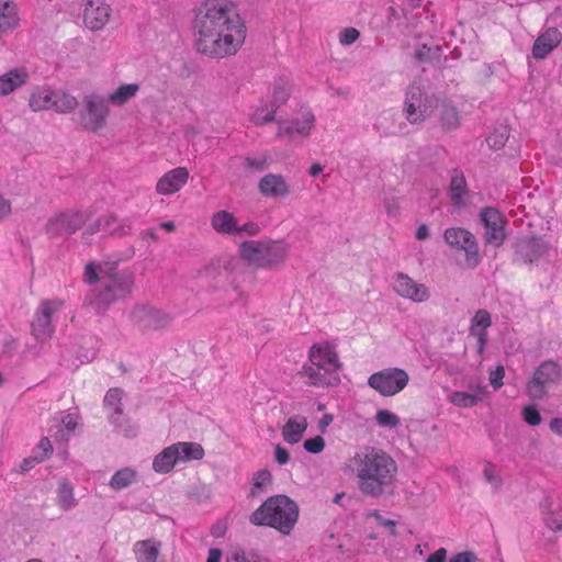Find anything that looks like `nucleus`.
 I'll return each mask as SVG.
<instances>
[{
    "label": "nucleus",
    "instance_id": "nucleus-1",
    "mask_svg": "<svg viewBox=\"0 0 562 562\" xmlns=\"http://www.w3.org/2000/svg\"><path fill=\"white\" fill-rule=\"evenodd\" d=\"M247 27L233 0H205L194 19L196 50L213 59L237 55L245 44Z\"/></svg>",
    "mask_w": 562,
    "mask_h": 562
},
{
    "label": "nucleus",
    "instance_id": "nucleus-2",
    "mask_svg": "<svg viewBox=\"0 0 562 562\" xmlns=\"http://www.w3.org/2000/svg\"><path fill=\"white\" fill-rule=\"evenodd\" d=\"M350 468L357 476L360 492L373 497L381 496L397 474L395 460L375 447H363L357 451L350 459Z\"/></svg>",
    "mask_w": 562,
    "mask_h": 562
},
{
    "label": "nucleus",
    "instance_id": "nucleus-3",
    "mask_svg": "<svg viewBox=\"0 0 562 562\" xmlns=\"http://www.w3.org/2000/svg\"><path fill=\"white\" fill-rule=\"evenodd\" d=\"M83 280L89 284L100 282V286L87 296L88 304L98 313L105 312L112 303L126 297L134 285L132 272L116 271L93 261L85 267Z\"/></svg>",
    "mask_w": 562,
    "mask_h": 562
},
{
    "label": "nucleus",
    "instance_id": "nucleus-4",
    "mask_svg": "<svg viewBox=\"0 0 562 562\" xmlns=\"http://www.w3.org/2000/svg\"><path fill=\"white\" fill-rule=\"evenodd\" d=\"M299 519V506L286 495L269 497L257 508L250 521L256 526H268L289 535Z\"/></svg>",
    "mask_w": 562,
    "mask_h": 562
},
{
    "label": "nucleus",
    "instance_id": "nucleus-5",
    "mask_svg": "<svg viewBox=\"0 0 562 562\" xmlns=\"http://www.w3.org/2000/svg\"><path fill=\"white\" fill-rule=\"evenodd\" d=\"M308 364H304L300 374L313 386H325L330 383L329 376L341 369L336 346L322 341L314 344L308 350Z\"/></svg>",
    "mask_w": 562,
    "mask_h": 562
},
{
    "label": "nucleus",
    "instance_id": "nucleus-6",
    "mask_svg": "<svg viewBox=\"0 0 562 562\" xmlns=\"http://www.w3.org/2000/svg\"><path fill=\"white\" fill-rule=\"evenodd\" d=\"M288 254V245L281 240H249L239 246L241 259L256 269L278 268L285 261Z\"/></svg>",
    "mask_w": 562,
    "mask_h": 562
},
{
    "label": "nucleus",
    "instance_id": "nucleus-7",
    "mask_svg": "<svg viewBox=\"0 0 562 562\" xmlns=\"http://www.w3.org/2000/svg\"><path fill=\"white\" fill-rule=\"evenodd\" d=\"M83 109L85 110L80 113V125L82 130L90 133H98L106 126L110 108L104 98L95 94L86 95L83 99Z\"/></svg>",
    "mask_w": 562,
    "mask_h": 562
},
{
    "label": "nucleus",
    "instance_id": "nucleus-8",
    "mask_svg": "<svg viewBox=\"0 0 562 562\" xmlns=\"http://www.w3.org/2000/svg\"><path fill=\"white\" fill-rule=\"evenodd\" d=\"M87 215L78 210H66L50 216L45 225L49 238L67 237L81 229Z\"/></svg>",
    "mask_w": 562,
    "mask_h": 562
},
{
    "label": "nucleus",
    "instance_id": "nucleus-9",
    "mask_svg": "<svg viewBox=\"0 0 562 562\" xmlns=\"http://www.w3.org/2000/svg\"><path fill=\"white\" fill-rule=\"evenodd\" d=\"M408 382V373L400 368L381 370L368 379L369 386L383 396L396 395L407 386Z\"/></svg>",
    "mask_w": 562,
    "mask_h": 562
},
{
    "label": "nucleus",
    "instance_id": "nucleus-10",
    "mask_svg": "<svg viewBox=\"0 0 562 562\" xmlns=\"http://www.w3.org/2000/svg\"><path fill=\"white\" fill-rule=\"evenodd\" d=\"M437 105L438 100L435 97L424 95L419 87L412 86L405 98V117L412 124H419L432 114Z\"/></svg>",
    "mask_w": 562,
    "mask_h": 562
},
{
    "label": "nucleus",
    "instance_id": "nucleus-11",
    "mask_svg": "<svg viewBox=\"0 0 562 562\" xmlns=\"http://www.w3.org/2000/svg\"><path fill=\"white\" fill-rule=\"evenodd\" d=\"M562 372L553 361L543 362L533 373L527 384L528 395L533 400H541L547 395V389L560 382Z\"/></svg>",
    "mask_w": 562,
    "mask_h": 562
},
{
    "label": "nucleus",
    "instance_id": "nucleus-12",
    "mask_svg": "<svg viewBox=\"0 0 562 562\" xmlns=\"http://www.w3.org/2000/svg\"><path fill=\"white\" fill-rule=\"evenodd\" d=\"M135 327L143 333L157 331L167 328L171 323L169 314L153 306H135L131 313Z\"/></svg>",
    "mask_w": 562,
    "mask_h": 562
},
{
    "label": "nucleus",
    "instance_id": "nucleus-13",
    "mask_svg": "<svg viewBox=\"0 0 562 562\" xmlns=\"http://www.w3.org/2000/svg\"><path fill=\"white\" fill-rule=\"evenodd\" d=\"M443 237L448 245L465 252V261L470 268L479 265V247L474 236L469 231L461 227H451L446 229Z\"/></svg>",
    "mask_w": 562,
    "mask_h": 562
},
{
    "label": "nucleus",
    "instance_id": "nucleus-14",
    "mask_svg": "<svg viewBox=\"0 0 562 562\" xmlns=\"http://www.w3.org/2000/svg\"><path fill=\"white\" fill-rule=\"evenodd\" d=\"M394 291L402 297L415 303L426 302L430 297L429 289L413 280L409 276L397 273L393 281Z\"/></svg>",
    "mask_w": 562,
    "mask_h": 562
},
{
    "label": "nucleus",
    "instance_id": "nucleus-15",
    "mask_svg": "<svg viewBox=\"0 0 562 562\" xmlns=\"http://www.w3.org/2000/svg\"><path fill=\"white\" fill-rule=\"evenodd\" d=\"M211 226L221 235H236L241 232L255 235L257 233V227L254 224L240 226L234 214L225 210L217 211L212 215Z\"/></svg>",
    "mask_w": 562,
    "mask_h": 562
},
{
    "label": "nucleus",
    "instance_id": "nucleus-16",
    "mask_svg": "<svg viewBox=\"0 0 562 562\" xmlns=\"http://www.w3.org/2000/svg\"><path fill=\"white\" fill-rule=\"evenodd\" d=\"M112 9L105 0H87L83 11L85 25L91 31L102 30L111 18Z\"/></svg>",
    "mask_w": 562,
    "mask_h": 562
},
{
    "label": "nucleus",
    "instance_id": "nucleus-17",
    "mask_svg": "<svg viewBox=\"0 0 562 562\" xmlns=\"http://www.w3.org/2000/svg\"><path fill=\"white\" fill-rule=\"evenodd\" d=\"M486 228L485 241L494 247H499L505 240L504 220L502 214L493 207H486L481 214Z\"/></svg>",
    "mask_w": 562,
    "mask_h": 562
},
{
    "label": "nucleus",
    "instance_id": "nucleus-18",
    "mask_svg": "<svg viewBox=\"0 0 562 562\" xmlns=\"http://www.w3.org/2000/svg\"><path fill=\"white\" fill-rule=\"evenodd\" d=\"M190 172L186 167H177L165 172L156 182V193L159 195H172L186 187Z\"/></svg>",
    "mask_w": 562,
    "mask_h": 562
},
{
    "label": "nucleus",
    "instance_id": "nucleus-19",
    "mask_svg": "<svg viewBox=\"0 0 562 562\" xmlns=\"http://www.w3.org/2000/svg\"><path fill=\"white\" fill-rule=\"evenodd\" d=\"M315 124V115L311 111L302 113V115L289 123L279 122L278 137L294 138L295 135L307 137Z\"/></svg>",
    "mask_w": 562,
    "mask_h": 562
},
{
    "label": "nucleus",
    "instance_id": "nucleus-20",
    "mask_svg": "<svg viewBox=\"0 0 562 562\" xmlns=\"http://www.w3.org/2000/svg\"><path fill=\"white\" fill-rule=\"evenodd\" d=\"M561 40L562 34L558 29H547L535 41L532 46V56L536 59L546 58L561 43Z\"/></svg>",
    "mask_w": 562,
    "mask_h": 562
},
{
    "label": "nucleus",
    "instance_id": "nucleus-21",
    "mask_svg": "<svg viewBox=\"0 0 562 562\" xmlns=\"http://www.w3.org/2000/svg\"><path fill=\"white\" fill-rule=\"evenodd\" d=\"M492 325V318L486 310H479L471 319L470 335L476 338L477 352L483 353L487 342V328Z\"/></svg>",
    "mask_w": 562,
    "mask_h": 562
},
{
    "label": "nucleus",
    "instance_id": "nucleus-22",
    "mask_svg": "<svg viewBox=\"0 0 562 562\" xmlns=\"http://www.w3.org/2000/svg\"><path fill=\"white\" fill-rule=\"evenodd\" d=\"M259 192L269 198H284L290 193V187L283 176L269 173L258 184Z\"/></svg>",
    "mask_w": 562,
    "mask_h": 562
},
{
    "label": "nucleus",
    "instance_id": "nucleus-23",
    "mask_svg": "<svg viewBox=\"0 0 562 562\" xmlns=\"http://www.w3.org/2000/svg\"><path fill=\"white\" fill-rule=\"evenodd\" d=\"M307 426V418L303 415H294L288 418L281 430L283 440L289 445L299 443L302 440Z\"/></svg>",
    "mask_w": 562,
    "mask_h": 562
},
{
    "label": "nucleus",
    "instance_id": "nucleus-24",
    "mask_svg": "<svg viewBox=\"0 0 562 562\" xmlns=\"http://www.w3.org/2000/svg\"><path fill=\"white\" fill-rule=\"evenodd\" d=\"M29 80V72L25 68H14L0 76V95L4 97L20 87L24 86Z\"/></svg>",
    "mask_w": 562,
    "mask_h": 562
},
{
    "label": "nucleus",
    "instance_id": "nucleus-25",
    "mask_svg": "<svg viewBox=\"0 0 562 562\" xmlns=\"http://www.w3.org/2000/svg\"><path fill=\"white\" fill-rule=\"evenodd\" d=\"M123 391L119 387L110 389L104 396V407L109 411L108 418L115 427L121 428V418L123 416Z\"/></svg>",
    "mask_w": 562,
    "mask_h": 562
},
{
    "label": "nucleus",
    "instance_id": "nucleus-26",
    "mask_svg": "<svg viewBox=\"0 0 562 562\" xmlns=\"http://www.w3.org/2000/svg\"><path fill=\"white\" fill-rule=\"evenodd\" d=\"M544 525L554 532L562 531V504L554 505L552 499L544 498L540 503Z\"/></svg>",
    "mask_w": 562,
    "mask_h": 562
},
{
    "label": "nucleus",
    "instance_id": "nucleus-27",
    "mask_svg": "<svg viewBox=\"0 0 562 562\" xmlns=\"http://www.w3.org/2000/svg\"><path fill=\"white\" fill-rule=\"evenodd\" d=\"M161 542L156 539L136 541L133 552L137 562H158Z\"/></svg>",
    "mask_w": 562,
    "mask_h": 562
},
{
    "label": "nucleus",
    "instance_id": "nucleus-28",
    "mask_svg": "<svg viewBox=\"0 0 562 562\" xmlns=\"http://www.w3.org/2000/svg\"><path fill=\"white\" fill-rule=\"evenodd\" d=\"M292 92L291 80L285 76L276 78L271 85L270 99L268 103L279 109L285 104Z\"/></svg>",
    "mask_w": 562,
    "mask_h": 562
},
{
    "label": "nucleus",
    "instance_id": "nucleus-29",
    "mask_svg": "<svg viewBox=\"0 0 562 562\" xmlns=\"http://www.w3.org/2000/svg\"><path fill=\"white\" fill-rule=\"evenodd\" d=\"M101 223L104 227V234L112 236H126L132 231V225L127 220H121L114 213L101 215Z\"/></svg>",
    "mask_w": 562,
    "mask_h": 562
},
{
    "label": "nucleus",
    "instance_id": "nucleus-30",
    "mask_svg": "<svg viewBox=\"0 0 562 562\" xmlns=\"http://www.w3.org/2000/svg\"><path fill=\"white\" fill-rule=\"evenodd\" d=\"M54 91L48 87H36L30 94L29 106L33 112L52 109Z\"/></svg>",
    "mask_w": 562,
    "mask_h": 562
},
{
    "label": "nucleus",
    "instance_id": "nucleus-31",
    "mask_svg": "<svg viewBox=\"0 0 562 562\" xmlns=\"http://www.w3.org/2000/svg\"><path fill=\"white\" fill-rule=\"evenodd\" d=\"M55 333V326L53 322L47 317L41 315L35 311L33 321L31 323V334L37 341H47L53 337Z\"/></svg>",
    "mask_w": 562,
    "mask_h": 562
},
{
    "label": "nucleus",
    "instance_id": "nucleus-32",
    "mask_svg": "<svg viewBox=\"0 0 562 562\" xmlns=\"http://www.w3.org/2000/svg\"><path fill=\"white\" fill-rule=\"evenodd\" d=\"M178 462V452L175 445H171L155 457L153 469L157 473H169Z\"/></svg>",
    "mask_w": 562,
    "mask_h": 562
},
{
    "label": "nucleus",
    "instance_id": "nucleus-33",
    "mask_svg": "<svg viewBox=\"0 0 562 562\" xmlns=\"http://www.w3.org/2000/svg\"><path fill=\"white\" fill-rule=\"evenodd\" d=\"M140 90V86L136 82L123 83L119 86L108 97V103H112L117 106H122L134 99Z\"/></svg>",
    "mask_w": 562,
    "mask_h": 562
},
{
    "label": "nucleus",
    "instance_id": "nucleus-34",
    "mask_svg": "<svg viewBox=\"0 0 562 562\" xmlns=\"http://www.w3.org/2000/svg\"><path fill=\"white\" fill-rule=\"evenodd\" d=\"M450 199L456 205L465 203L468 196V186L464 175L461 171L454 170L450 180Z\"/></svg>",
    "mask_w": 562,
    "mask_h": 562
},
{
    "label": "nucleus",
    "instance_id": "nucleus-35",
    "mask_svg": "<svg viewBox=\"0 0 562 562\" xmlns=\"http://www.w3.org/2000/svg\"><path fill=\"white\" fill-rule=\"evenodd\" d=\"M18 7L13 1L0 0V35L18 25Z\"/></svg>",
    "mask_w": 562,
    "mask_h": 562
},
{
    "label": "nucleus",
    "instance_id": "nucleus-36",
    "mask_svg": "<svg viewBox=\"0 0 562 562\" xmlns=\"http://www.w3.org/2000/svg\"><path fill=\"white\" fill-rule=\"evenodd\" d=\"M178 452L179 462H189L192 460H201L204 457V449L196 442H177L173 443Z\"/></svg>",
    "mask_w": 562,
    "mask_h": 562
},
{
    "label": "nucleus",
    "instance_id": "nucleus-37",
    "mask_svg": "<svg viewBox=\"0 0 562 562\" xmlns=\"http://www.w3.org/2000/svg\"><path fill=\"white\" fill-rule=\"evenodd\" d=\"M78 106V100L65 92H55L52 109L58 113H70Z\"/></svg>",
    "mask_w": 562,
    "mask_h": 562
},
{
    "label": "nucleus",
    "instance_id": "nucleus-38",
    "mask_svg": "<svg viewBox=\"0 0 562 562\" xmlns=\"http://www.w3.org/2000/svg\"><path fill=\"white\" fill-rule=\"evenodd\" d=\"M136 477L137 473L134 469L124 468L112 475L110 486L111 488L119 491L133 484L136 481Z\"/></svg>",
    "mask_w": 562,
    "mask_h": 562
},
{
    "label": "nucleus",
    "instance_id": "nucleus-39",
    "mask_svg": "<svg viewBox=\"0 0 562 562\" xmlns=\"http://www.w3.org/2000/svg\"><path fill=\"white\" fill-rule=\"evenodd\" d=\"M277 111L278 109L267 101L254 111L250 116V121L257 126L269 124L276 120Z\"/></svg>",
    "mask_w": 562,
    "mask_h": 562
},
{
    "label": "nucleus",
    "instance_id": "nucleus-40",
    "mask_svg": "<svg viewBox=\"0 0 562 562\" xmlns=\"http://www.w3.org/2000/svg\"><path fill=\"white\" fill-rule=\"evenodd\" d=\"M448 400L451 404H453L457 407L471 408L474 407L481 401V397L476 394L462 391H454L450 393Z\"/></svg>",
    "mask_w": 562,
    "mask_h": 562
},
{
    "label": "nucleus",
    "instance_id": "nucleus-41",
    "mask_svg": "<svg viewBox=\"0 0 562 562\" xmlns=\"http://www.w3.org/2000/svg\"><path fill=\"white\" fill-rule=\"evenodd\" d=\"M441 124L443 127L451 130L459 125V112L457 108L447 101L441 103Z\"/></svg>",
    "mask_w": 562,
    "mask_h": 562
},
{
    "label": "nucleus",
    "instance_id": "nucleus-42",
    "mask_svg": "<svg viewBox=\"0 0 562 562\" xmlns=\"http://www.w3.org/2000/svg\"><path fill=\"white\" fill-rule=\"evenodd\" d=\"M64 305L65 302L61 299H47L43 300L40 303L38 307L36 308V312L47 317V319L52 321L53 316L59 311H61Z\"/></svg>",
    "mask_w": 562,
    "mask_h": 562
},
{
    "label": "nucleus",
    "instance_id": "nucleus-43",
    "mask_svg": "<svg viewBox=\"0 0 562 562\" xmlns=\"http://www.w3.org/2000/svg\"><path fill=\"white\" fill-rule=\"evenodd\" d=\"M485 481L491 484L495 490L502 486L503 480L496 469V465L490 461H485L482 470Z\"/></svg>",
    "mask_w": 562,
    "mask_h": 562
},
{
    "label": "nucleus",
    "instance_id": "nucleus-44",
    "mask_svg": "<svg viewBox=\"0 0 562 562\" xmlns=\"http://www.w3.org/2000/svg\"><path fill=\"white\" fill-rule=\"evenodd\" d=\"M375 420L379 426L386 428H396L400 425V417L387 409H379L375 414Z\"/></svg>",
    "mask_w": 562,
    "mask_h": 562
},
{
    "label": "nucleus",
    "instance_id": "nucleus-45",
    "mask_svg": "<svg viewBox=\"0 0 562 562\" xmlns=\"http://www.w3.org/2000/svg\"><path fill=\"white\" fill-rule=\"evenodd\" d=\"M58 504L64 509H69L74 504V491L67 483H61L58 487Z\"/></svg>",
    "mask_w": 562,
    "mask_h": 562
},
{
    "label": "nucleus",
    "instance_id": "nucleus-46",
    "mask_svg": "<svg viewBox=\"0 0 562 562\" xmlns=\"http://www.w3.org/2000/svg\"><path fill=\"white\" fill-rule=\"evenodd\" d=\"M272 476L268 470H260L254 475V483L251 487V494L258 495L263 487L271 483Z\"/></svg>",
    "mask_w": 562,
    "mask_h": 562
},
{
    "label": "nucleus",
    "instance_id": "nucleus-47",
    "mask_svg": "<svg viewBox=\"0 0 562 562\" xmlns=\"http://www.w3.org/2000/svg\"><path fill=\"white\" fill-rule=\"evenodd\" d=\"M508 139V132L506 128L494 131L487 138L488 146L493 149H501L505 146Z\"/></svg>",
    "mask_w": 562,
    "mask_h": 562
},
{
    "label": "nucleus",
    "instance_id": "nucleus-48",
    "mask_svg": "<svg viewBox=\"0 0 562 562\" xmlns=\"http://www.w3.org/2000/svg\"><path fill=\"white\" fill-rule=\"evenodd\" d=\"M521 415L525 423L530 426H538L541 423V415L532 405L524 407Z\"/></svg>",
    "mask_w": 562,
    "mask_h": 562
},
{
    "label": "nucleus",
    "instance_id": "nucleus-49",
    "mask_svg": "<svg viewBox=\"0 0 562 562\" xmlns=\"http://www.w3.org/2000/svg\"><path fill=\"white\" fill-rule=\"evenodd\" d=\"M304 449L310 453H321L325 448V440L322 436L308 438L303 443Z\"/></svg>",
    "mask_w": 562,
    "mask_h": 562
},
{
    "label": "nucleus",
    "instance_id": "nucleus-50",
    "mask_svg": "<svg viewBox=\"0 0 562 562\" xmlns=\"http://www.w3.org/2000/svg\"><path fill=\"white\" fill-rule=\"evenodd\" d=\"M384 207L391 217H395L400 213V199L395 195H389L384 199Z\"/></svg>",
    "mask_w": 562,
    "mask_h": 562
},
{
    "label": "nucleus",
    "instance_id": "nucleus-51",
    "mask_svg": "<svg viewBox=\"0 0 562 562\" xmlns=\"http://www.w3.org/2000/svg\"><path fill=\"white\" fill-rule=\"evenodd\" d=\"M360 36V33L355 27H346L340 32L339 41L344 45H350L355 43Z\"/></svg>",
    "mask_w": 562,
    "mask_h": 562
},
{
    "label": "nucleus",
    "instance_id": "nucleus-52",
    "mask_svg": "<svg viewBox=\"0 0 562 562\" xmlns=\"http://www.w3.org/2000/svg\"><path fill=\"white\" fill-rule=\"evenodd\" d=\"M505 376V370L503 366H498L494 371L490 373V383L494 389L503 386V379Z\"/></svg>",
    "mask_w": 562,
    "mask_h": 562
},
{
    "label": "nucleus",
    "instance_id": "nucleus-53",
    "mask_svg": "<svg viewBox=\"0 0 562 562\" xmlns=\"http://www.w3.org/2000/svg\"><path fill=\"white\" fill-rule=\"evenodd\" d=\"M226 562H249L244 550L234 548L227 552Z\"/></svg>",
    "mask_w": 562,
    "mask_h": 562
},
{
    "label": "nucleus",
    "instance_id": "nucleus-54",
    "mask_svg": "<svg viewBox=\"0 0 562 562\" xmlns=\"http://www.w3.org/2000/svg\"><path fill=\"white\" fill-rule=\"evenodd\" d=\"M369 516L374 517V518L376 519V521H378V524H379V525L384 526V527H389V528L391 529V533H392L393 536H395V535H396V529H395V527H396V522H395L394 520L383 518V517L379 514V512H376V510H374V512L370 513V514H369Z\"/></svg>",
    "mask_w": 562,
    "mask_h": 562
},
{
    "label": "nucleus",
    "instance_id": "nucleus-55",
    "mask_svg": "<svg viewBox=\"0 0 562 562\" xmlns=\"http://www.w3.org/2000/svg\"><path fill=\"white\" fill-rule=\"evenodd\" d=\"M274 458L278 464L284 465L290 461V453L284 447L277 445L274 448Z\"/></svg>",
    "mask_w": 562,
    "mask_h": 562
},
{
    "label": "nucleus",
    "instance_id": "nucleus-56",
    "mask_svg": "<svg viewBox=\"0 0 562 562\" xmlns=\"http://www.w3.org/2000/svg\"><path fill=\"white\" fill-rule=\"evenodd\" d=\"M97 233H104L103 224L101 223V216L91 223L82 233V237L87 238Z\"/></svg>",
    "mask_w": 562,
    "mask_h": 562
},
{
    "label": "nucleus",
    "instance_id": "nucleus-57",
    "mask_svg": "<svg viewBox=\"0 0 562 562\" xmlns=\"http://www.w3.org/2000/svg\"><path fill=\"white\" fill-rule=\"evenodd\" d=\"M37 448L43 452V454L38 458V461H44L45 459H47L53 451V446L49 439L46 437L40 440Z\"/></svg>",
    "mask_w": 562,
    "mask_h": 562
},
{
    "label": "nucleus",
    "instance_id": "nucleus-58",
    "mask_svg": "<svg viewBox=\"0 0 562 562\" xmlns=\"http://www.w3.org/2000/svg\"><path fill=\"white\" fill-rule=\"evenodd\" d=\"M449 562H476V555L470 551H464L452 555Z\"/></svg>",
    "mask_w": 562,
    "mask_h": 562
},
{
    "label": "nucleus",
    "instance_id": "nucleus-59",
    "mask_svg": "<svg viewBox=\"0 0 562 562\" xmlns=\"http://www.w3.org/2000/svg\"><path fill=\"white\" fill-rule=\"evenodd\" d=\"M12 213L11 202L0 195V222L9 217Z\"/></svg>",
    "mask_w": 562,
    "mask_h": 562
},
{
    "label": "nucleus",
    "instance_id": "nucleus-60",
    "mask_svg": "<svg viewBox=\"0 0 562 562\" xmlns=\"http://www.w3.org/2000/svg\"><path fill=\"white\" fill-rule=\"evenodd\" d=\"M61 424L67 430L74 432L78 425V416L75 414H67L63 417Z\"/></svg>",
    "mask_w": 562,
    "mask_h": 562
},
{
    "label": "nucleus",
    "instance_id": "nucleus-61",
    "mask_svg": "<svg viewBox=\"0 0 562 562\" xmlns=\"http://www.w3.org/2000/svg\"><path fill=\"white\" fill-rule=\"evenodd\" d=\"M447 559V550L445 548H439L434 553H431L426 562H445Z\"/></svg>",
    "mask_w": 562,
    "mask_h": 562
},
{
    "label": "nucleus",
    "instance_id": "nucleus-62",
    "mask_svg": "<svg viewBox=\"0 0 562 562\" xmlns=\"http://www.w3.org/2000/svg\"><path fill=\"white\" fill-rule=\"evenodd\" d=\"M549 428L553 434L562 437V418L561 417L552 418L549 423Z\"/></svg>",
    "mask_w": 562,
    "mask_h": 562
},
{
    "label": "nucleus",
    "instance_id": "nucleus-63",
    "mask_svg": "<svg viewBox=\"0 0 562 562\" xmlns=\"http://www.w3.org/2000/svg\"><path fill=\"white\" fill-rule=\"evenodd\" d=\"M334 417L331 414H324L319 422H318V428L322 432H326L327 427L333 423Z\"/></svg>",
    "mask_w": 562,
    "mask_h": 562
},
{
    "label": "nucleus",
    "instance_id": "nucleus-64",
    "mask_svg": "<svg viewBox=\"0 0 562 562\" xmlns=\"http://www.w3.org/2000/svg\"><path fill=\"white\" fill-rule=\"evenodd\" d=\"M222 560V551L220 549L213 548L209 551V557L206 562H221Z\"/></svg>",
    "mask_w": 562,
    "mask_h": 562
}]
</instances>
